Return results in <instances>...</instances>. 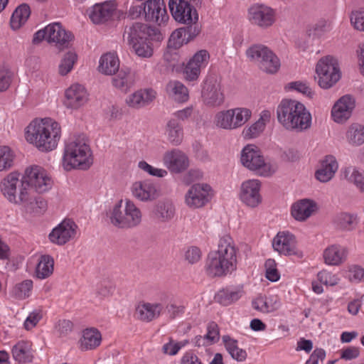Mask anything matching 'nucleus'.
<instances>
[{
  "mask_svg": "<svg viewBox=\"0 0 364 364\" xmlns=\"http://www.w3.org/2000/svg\"><path fill=\"white\" fill-rule=\"evenodd\" d=\"M237 249L230 235L222 237L217 250L210 251L206 259L205 271L210 278L223 277L237 269Z\"/></svg>",
  "mask_w": 364,
  "mask_h": 364,
  "instance_id": "obj_1",
  "label": "nucleus"
},
{
  "mask_svg": "<svg viewBox=\"0 0 364 364\" xmlns=\"http://www.w3.org/2000/svg\"><path fill=\"white\" fill-rule=\"evenodd\" d=\"M61 136L60 124L50 118L32 122L27 127L26 140L43 152L55 149Z\"/></svg>",
  "mask_w": 364,
  "mask_h": 364,
  "instance_id": "obj_2",
  "label": "nucleus"
},
{
  "mask_svg": "<svg viewBox=\"0 0 364 364\" xmlns=\"http://www.w3.org/2000/svg\"><path fill=\"white\" fill-rule=\"evenodd\" d=\"M92 163L91 151L84 136H77L66 144L63 164L67 170L79 168L87 170Z\"/></svg>",
  "mask_w": 364,
  "mask_h": 364,
  "instance_id": "obj_3",
  "label": "nucleus"
},
{
  "mask_svg": "<svg viewBox=\"0 0 364 364\" xmlns=\"http://www.w3.org/2000/svg\"><path fill=\"white\" fill-rule=\"evenodd\" d=\"M109 223L115 228L129 229L138 226L142 214L133 201L126 198L120 200L107 213Z\"/></svg>",
  "mask_w": 364,
  "mask_h": 364,
  "instance_id": "obj_4",
  "label": "nucleus"
},
{
  "mask_svg": "<svg viewBox=\"0 0 364 364\" xmlns=\"http://www.w3.org/2000/svg\"><path fill=\"white\" fill-rule=\"evenodd\" d=\"M168 6L171 15L178 23L184 24L189 33L199 35L201 25L198 22L197 8L199 6L187 3L183 0H169Z\"/></svg>",
  "mask_w": 364,
  "mask_h": 364,
  "instance_id": "obj_5",
  "label": "nucleus"
},
{
  "mask_svg": "<svg viewBox=\"0 0 364 364\" xmlns=\"http://www.w3.org/2000/svg\"><path fill=\"white\" fill-rule=\"evenodd\" d=\"M20 173L11 172L4 177L0 183L1 192L11 203L21 205L29 199V191L26 188L23 178L19 179Z\"/></svg>",
  "mask_w": 364,
  "mask_h": 364,
  "instance_id": "obj_6",
  "label": "nucleus"
},
{
  "mask_svg": "<svg viewBox=\"0 0 364 364\" xmlns=\"http://www.w3.org/2000/svg\"><path fill=\"white\" fill-rule=\"evenodd\" d=\"M250 61L257 63L259 68L267 73H276L280 68L278 57L266 46L255 44L246 50Z\"/></svg>",
  "mask_w": 364,
  "mask_h": 364,
  "instance_id": "obj_7",
  "label": "nucleus"
},
{
  "mask_svg": "<svg viewBox=\"0 0 364 364\" xmlns=\"http://www.w3.org/2000/svg\"><path fill=\"white\" fill-rule=\"evenodd\" d=\"M240 160L245 167L256 171L259 176H269L274 172L272 165L265 162L260 150L255 145L249 144L243 148Z\"/></svg>",
  "mask_w": 364,
  "mask_h": 364,
  "instance_id": "obj_8",
  "label": "nucleus"
},
{
  "mask_svg": "<svg viewBox=\"0 0 364 364\" xmlns=\"http://www.w3.org/2000/svg\"><path fill=\"white\" fill-rule=\"evenodd\" d=\"M159 40L161 33L155 28L148 26L142 23H133L129 26H126L123 33V39L127 41L130 46L141 41L149 40V38Z\"/></svg>",
  "mask_w": 364,
  "mask_h": 364,
  "instance_id": "obj_9",
  "label": "nucleus"
},
{
  "mask_svg": "<svg viewBox=\"0 0 364 364\" xmlns=\"http://www.w3.org/2000/svg\"><path fill=\"white\" fill-rule=\"evenodd\" d=\"M202 98L203 102L209 107H218L224 102L225 96L220 78L209 76L206 79L202 90Z\"/></svg>",
  "mask_w": 364,
  "mask_h": 364,
  "instance_id": "obj_10",
  "label": "nucleus"
},
{
  "mask_svg": "<svg viewBox=\"0 0 364 364\" xmlns=\"http://www.w3.org/2000/svg\"><path fill=\"white\" fill-rule=\"evenodd\" d=\"M210 191V186L206 183L193 184L185 196L186 205L193 209L204 206L211 198Z\"/></svg>",
  "mask_w": 364,
  "mask_h": 364,
  "instance_id": "obj_11",
  "label": "nucleus"
},
{
  "mask_svg": "<svg viewBox=\"0 0 364 364\" xmlns=\"http://www.w3.org/2000/svg\"><path fill=\"white\" fill-rule=\"evenodd\" d=\"M162 161L164 165L173 173H181L189 166L188 156L178 149L166 151L163 155Z\"/></svg>",
  "mask_w": 364,
  "mask_h": 364,
  "instance_id": "obj_12",
  "label": "nucleus"
},
{
  "mask_svg": "<svg viewBox=\"0 0 364 364\" xmlns=\"http://www.w3.org/2000/svg\"><path fill=\"white\" fill-rule=\"evenodd\" d=\"M250 22L262 28L271 26L275 21L274 11L265 5L257 4L249 9Z\"/></svg>",
  "mask_w": 364,
  "mask_h": 364,
  "instance_id": "obj_13",
  "label": "nucleus"
},
{
  "mask_svg": "<svg viewBox=\"0 0 364 364\" xmlns=\"http://www.w3.org/2000/svg\"><path fill=\"white\" fill-rule=\"evenodd\" d=\"M261 183L259 180H247L242 183L240 198L243 203L250 208H255L262 203L260 194Z\"/></svg>",
  "mask_w": 364,
  "mask_h": 364,
  "instance_id": "obj_14",
  "label": "nucleus"
},
{
  "mask_svg": "<svg viewBox=\"0 0 364 364\" xmlns=\"http://www.w3.org/2000/svg\"><path fill=\"white\" fill-rule=\"evenodd\" d=\"M77 225L70 219L64 220L53 228L48 235L50 241L58 245H63L74 238L76 235Z\"/></svg>",
  "mask_w": 364,
  "mask_h": 364,
  "instance_id": "obj_15",
  "label": "nucleus"
},
{
  "mask_svg": "<svg viewBox=\"0 0 364 364\" xmlns=\"http://www.w3.org/2000/svg\"><path fill=\"white\" fill-rule=\"evenodd\" d=\"M355 107V100L351 95H346L341 97L333 105L331 116L334 122L343 124L352 115Z\"/></svg>",
  "mask_w": 364,
  "mask_h": 364,
  "instance_id": "obj_16",
  "label": "nucleus"
},
{
  "mask_svg": "<svg viewBox=\"0 0 364 364\" xmlns=\"http://www.w3.org/2000/svg\"><path fill=\"white\" fill-rule=\"evenodd\" d=\"M131 192L135 198L142 202L153 201L159 196L157 186L149 179L134 182Z\"/></svg>",
  "mask_w": 364,
  "mask_h": 364,
  "instance_id": "obj_17",
  "label": "nucleus"
},
{
  "mask_svg": "<svg viewBox=\"0 0 364 364\" xmlns=\"http://www.w3.org/2000/svg\"><path fill=\"white\" fill-rule=\"evenodd\" d=\"M144 4L146 21L161 25L168 20L169 17L164 0H147Z\"/></svg>",
  "mask_w": 364,
  "mask_h": 364,
  "instance_id": "obj_18",
  "label": "nucleus"
},
{
  "mask_svg": "<svg viewBox=\"0 0 364 364\" xmlns=\"http://www.w3.org/2000/svg\"><path fill=\"white\" fill-rule=\"evenodd\" d=\"M87 100L86 89L80 84H74L65 90L63 104L68 109H77L85 105Z\"/></svg>",
  "mask_w": 364,
  "mask_h": 364,
  "instance_id": "obj_19",
  "label": "nucleus"
},
{
  "mask_svg": "<svg viewBox=\"0 0 364 364\" xmlns=\"http://www.w3.org/2000/svg\"><path fill=\"white\" fill-rule=\"evenodd\" d=\"M48 42L55 43L60 50L68 48L73 36L67 31L60 23H53L47 26Z\"/></svg>",
  "mask_w": 364,
  "mask_h": 364,
  "instance_id": "obj_20",
  "label": "nucleus"
},
{
  "mask_svg": "<svg viewBox=\"0 0 364 364\" xmlns=\"http://www.w3.org/2000/svg\"><path fill=\"white\" fill-rule=\"evenodd\" d=\"M274 250L284 255H297L296 242L294 235L289 232H279L272 241Z\"/></svg>",
  "mask_w": 364,
  "mask_h": 364,
  "instance_id": "obj_21",
  "label": "nucleus"
},
{
  "mask_svg": "<svg viewBox=\"0 0 364 364\" xmlns=\"http://www.w3.org/2000/svg\"><path fill=\"white\" fill-rule=\"evenodd\" d=\"M300 102L295 100H283L277 109V119L284 127L289 129L290 125H293L294 114Z\"/></svg>",
  "mask_w": 364,
  "mask_h": 364,
  "instance_id": "obj_22",
  "label": "nucleus"
},
{
  "mask_svg": "<svg viewBox=\"0 0 364 364\" xmlns=\"http://www.w3.org/2000/svg\"><path fill=\"white\" fill-rule=\"evenodd\" d=\"M209 58L208 53L205 50L198 51L188 62L184 69V76L187 80L193 81L198 79L201 68L205 66Z\"/></svg>",
  "mask_w": 364,
  "mask_h": 364,
  "instance_id": "obj_23",
  "label": "nucleus"
},
{
  "mask_svg": "<svg viewBox=\"0 0 364 364\" xmlns=\"http://www.w3.org/2000/svg\"><path fill=\"white\" fill-rule=\"evenodd\" d=\"M115 9V4L112 1L96 4L90 12V18L95 24L103 23L112 17Z\"/></svg>",
  "mask_w": 364,
  "mask_h": 364,
  "instance_id": "obj_24",
  "label": "nucleus"
},
{
  "mask_svg": "<svg viewBox=\"0 0 364 364\" xmlns=\"http://www.w3.org/2000/svg\"><path fill=\"white\" fill-rule=\"evenodd\" d=\"M156 95L152 89L139 90L126 98V104L129 107L140 109L149 105L156 98Z\"/></svg>",
  "mask_w": 364,
  "mask_h": 364,
  "instance_id": "obj_25",
  "label": "nucleus"
},
{
  "mask_svg": "<svg viewBox=\"0 0 364 364\" xmlns=\"http://www.w3.org/2000/svg\"><path fill=\"white\" fill-rule=\"evenodd\" d=\"M317 208L316 203L310 199H301L291 206V215L298 221H304L309 218Z\"/></svg>",
  "mask_w": 364,
  "mask_h": 364,
  "instance_id": "obj_26",
  "label": "nucleus"
},
{
  "mask_svg": "<svg viewBox=\"0 0 364 364\" xmlns=\"http://www.w3.org/2000/svg\"><path fill=\"white\" fill-rule=\"evenodd\" d=\"M114 75L112 78V84L122 92H128L135 84V75L129 69H121Z\"/></svg>",
  "mask_w": 364,
  "mask_h": 364,
  "instance_id": "obj_27",
  "label": "nucleus"
},
{
  "mask_svg": "<svg viewBox=\"0 0 364 364\" xmlns=\"http://www.w3.org/2000/svg\"><path fill=\"white\" fill-rule=\"evenodd\" d=\"M348 255V249L340 245H332L323 252L325 263L328 265L338 266L344 262Z\"/></svg>",
  "mask_w": 364,
  "mask_h": 364,
  "instance_id": "obj_28",
  "label": "nucleus"
},
{
  "mask_svg": "<svg viewBox=\"0 0 364 364\" xmlns=\"http://www.w3.org/2000/svg\"><path fill=\"white\" fill-rule=\"evenodd\" d=\"M294 116V122L293 125H290L289 130L301 132L311 127L312 121L311 114L301 102L299 103Z\"/></svg>",
  "mask_w": 364,
  "mask_h": 364,
  "instance_id": "obj_29",
  "label": "nucleus"
},
{
  "mask_svg": "<svg viewBox=\"0 0 364 364\" xmlns=\"http://www.w3.org/2000/svg\"><path fill=\"white\" fill-rule=\"evenodd\" d=\"M338 167L336 158L332 155L326 156L321 162V168L316 171V178L321 182H328L333 177Z\"/></svg>",
  "mask_w": 364,
  "mask_h": 364,
  "instance_id": "obj_30",
  "label": "nucleus"
},
{
  "mask_svg": "<svg viewBox=\"0 0 364 364\" xmlns=\"http://www.w3.org/2000/svg\"><path fill=\"white\" fill-rule=\"evenodd\" d=\"M333 223L338 231L350 232L357 227L358 218L356 214L342 212L334 217Z\"/></svg>",
  "mask_w": 364,
  "mask_h": 364,
  "instance_id": "obj_31",
  "label": "nucleus"
},
{
  "mask_svg": "<svg viewBox=\"0 0 364 364\" xmlns=\"http://www.w3.org/2000/svg\"><path fill=\"white\" fill-rule=\"evenodd\" d=\"M13 358L19 363H29L33 361L32 345L26 341H19L11 349Z\"/></svg>",
  "mask_w": 364,
  "mask_h": 364,
  "instance_id": "obj_32",
  "label": "nucleus"
},
{
  "mask_svg": "<svg viewBox=\"0 0 364 364\" xmlns=\"http://www.w3.org/2000/svg\"><path fill=\"white\" fill-rule=\"evenodd\" d=\"M119 60L117 54L107 53L100 59L98 70L106 75H113L119 70Z\"/></svg>",
  "mask_w": 364,
  "mask_h": 364,
  "instance_id": "obj_33",
  "label": "nucleus"
},
{
  "mask_svg": "<svg viewBox=\"0 0 364 364\" xmlns=\"http://www.w3.org/2000/svg\"><path fill=\"white\" fill-rule=\"evenodd\" d=\"M163 309L161 304L144 303L137 306L136 316L140 321L149 322L158 318Z\"/></svg>",
  "mask_w": 364,
  "mask_h": 364,
  "instance_id": "obj_34",
  "label": "nucleus"
},
{
  "mask_svg": "<svg viewBox=\"0 0 364 364\" xmlns=\"http://www.w3.org/2000/svg\"><path fill=\"white\" fill-rule=\"evenodd\" d=\"M101 341L102 335L97 328H86L80 340V348L82 350H93L100 345Z\"/></svg>",
  "mask_w": 364,
  "mask_h": 364,
  "instance_id": "obj_35",
  "label": "nucleus"
},
{
  "mask_svg": "<svg viewBox=\"0 0 364 364\" xmlns=\"http://www.w3.org/2000/svg\"><path fill=\"white\" fill-rule=\"evenodd\" d=\"M198 35L191 34L188 28L181 27L176 29L171 34L168 41L167 47L168 49H179L184 43L194 39Z\"/></svg>",
  "mask_w": 364,
  "mask_h": 364,
  "instance_id": "obj_36",
  "label": "nucleus"
},
{
  "mask_svg": "<svg viewBox=\"0 0 364 364\" xmlns=\"http://www.w3.org/2000/svg\"><path fill=\"white\" fill-rule=\"evenodd\" d=\"M175 207L170 200H160L154 206V218L160 222L166 223L172 220L175 215Z\"/></svg>",
  "mask_w": 364,
  "mask_h": 364,
  "instance_id": "obj_37",
  "label": "nucleus"
},
{
  "mask_svg": "<svg viewBox=\"0 0 364 364\" xmlns=\"http://www.w3.org/2000/svg\"><path fill=\"white\" fill-rule=\"evenodd\" d=\"M166 133L168 141L173 146L180 145L183 139V127L176 119H171L166 124Z\"/></svg>",
  "mask_w": 364,
  "mask_h": 364,
  "instance_id": "obj_38",
  "label": "nucleus"
},
{
  "mask_svg": "<svg viewBox=\"0 0 364 364\" xmlns=\"http://www.w3.org/2000/svg\"><path fill=\"white\" fill-rule=\"evenodd\" d=\"M169 97L175 101L183 102L188 100V91L187 87L178 80L170 81L166 87Z\"/></svg>",
  "mask_w": 364,
  "mask_h": 364,
  "instance_id": "obj_39",
  "label": "nucleus"
},
{
  "mask_svg": "<svg viewBox=\"0 0 364 364\" xmlns=\"http://www.w3.org/2000/svg\"><path fill=\"white\" fill-rule=\"evenodd\" d=\"M31 15V9L28 5L23 4L18 6L11 17L10 25L13 30L20 28L28 20Z\"/></svg>",
  "mask_w": 364,
  "mask_h": 364,
  "instance_id": "obj_40",
  "label": "nucleus"
},
{
  "mask_svg": "<svg viewBox=\"0 0 364 364\" xmlns=\"http://www.w3.org/2000/svg\"><path fill=\"white\" fill-rule=\"evenodd\" d=\"M54 259L48 255L41 256L36 268V276L40 279L49 277L53 272Z\"/></svg>",
  "mask_w": 364,
  "mask_h": 364,
  "instance_id": "obj_41",
  "label": "nucleus"
},
{
  "mask_svg": "<svg viewBox=\"0 0 364 364\" xmlns=\"http://www.w3.org/2000/svg\"><path fill=\"white\" fill-rule=\"evenodd\" d=\"M223 341L232 359L238 362H243L246 360L247 352L238 347L237 340L232 338L230 336H223Z\"/></svg>",
  "mask_w": 364,
  "mask_h": 364,
  "instance_id": "obj_42",
  "label": "nucleus"
},
{
  "mask_svg": "<svg viewBox=\"0 0 364 364\" xmlns=\"http://www.w3.org/2000/svg\"><path fill=\"white\" fill-rule=\"evenodd\" d=\"M316 72L318 77V85L323 89L331 87L341 78V73L338 71L328 73L319 68H316Z\"/></svg>",
  "mask_w": 364,
  "mask_h": 364,
  "instance_id": "obj_43",
  "label": "nucleus"
},
{
  "mask_svg": "<svg viewBox=\"0 0 364 364\" xmlns=\"http://www.w3.org/2000/svg\"><path fill=\"white\" fill-rule=\"evenodd\" d=\"M346 137L350 144L360 146L364 143V126L358 123H353L349 126Z\"/></svg>",
  "mask_w": 364,
  "mask_h": 364,
  "instance_id": "obj_44",
  "label": "nucleus"
},
{
  "mask_svg": "<svg viewBox=\"0 0 364 364\" xmlns=\"http://www.w3.org/2000/svg\"><path fill=\"white\" fill-rule=\"evenodd\" d=\"M344 178L356 188L364 193V171H360L355 167H348L343 171Z\"/></svg>",
  "mask_w": 364,
  "mask_h": 364,
  "instance_id": "obj_45",
  "label": "nucleus"
},
{
  "mask_svg": "<svg viewBox=\"0 0 364 364\" xmlns=\"http://www.w3.org/2000/svg\"><path fill=\"white\" fill-rule=\"evenodd\" d=\"M215 124L225 129H235L237 128L232 109L219 112L215 116Z\"/></svg>",
  "mask_w": 364,
  "mask_h": 364,
  "instance_id": "obj_46",
  "label": "nucleus"
},
{
  "mask_svg": "<svg viewBox=\"0 0 364 364\" xmlns=\"http://www.w3.org/2000/svg\"><path fill=\"white\" fill-rule=\"evenodd\" d=\"M243 294L242 288L237 289H222L215 296V299L220 304L228 306L237 301Z\"/></svg>",
  "mask_w": 364,
  "mask_h": 364,
  "instance_id": "obj_47",
  "label": "nucleus"
},
{
  "mask_svg": "<svg viewBox=\"0 0 364 364\" xmlns=\"http://www.w3.org/2000/svg\"><path fill=\"white\" fill-rule=\"evenodd\" d=\"M45 171L46 170L43 168L38 166H33L26 169L22 178L26 185V188L28 191H30V187L33 186L40 177H42Z\"/></svg>",
  "mask_w": 364,
  "mask_h": 364,
  "instance_id": "obj_48",
  "label": "nucleus"
},
{
  "mask_svg": "<svg viewBox=\"0 0 364 364\" xmlns=\"http://www.w3.org/2000/svg\"><path fill=\"white\" fill-rule=\"evenodd\" d=\"M33 289V281L26 279L16 284L12 290V295L18 299H25L30 296Z\"/></svg>",
  "mask_w": 364,
  "mask_h": 364,
  "instance_id": "obj_49",
  "label": "nucleus"
},
{
  "mask_svg": "<svg viewBox=\"0 0 364 364\" xmlns=\"http://www.w3.org/2000/svg\"><path fill=\"white\" fill-rule=\"evenodd\" d=\"M14 155L9 146L0 147V171H7L14 165Z\"/></svg>",
  "mask_w": 364,
  "mask_h": 364,
  "instance_id": "obj_50",
  "label": "nucleus"
},
{
  "mask_svg": "<svg viewBox=\"0 0 364 364\" xmlns=\"http://www.w3.org/2000/svg\"><path fill=\"white\" fill-rule=\"evenodd\" d=\"M77 54L73 51H68L63 57L59 65V73L61 75H67L73 68L77 60Z\"/></svg>",
  "mask_w": 364,
  "mask_h": 364,
  "instance_id": "obj_51",
  "label": "nucleus"
},
{
  "mask_svg": "<svg viewBox=\"0 0 364 364\" xmlns=\"http://www.w3.org/2000/svg\"><path fill=\"white\" fill-rule=\"evenodd\" d=\"M349 18L354 29L364 32V7L352 11Z\"/></svg>",
  "mask_w": 364,
  "mask_h": 364,
  "instance_id": "obj_52",
  "label": "nucleus"
},
{
  "mask_svg": "<svg viewBox=\"0 0 364 364\" xmlns=\"http://www.w3.org/2000/svg\"><path fill=\"white\" fill-rule=\"evenodd\" d=\"M130 46L139 57L150 58L153 55V49L149 40L139 41Z\"/></svg>",
  "mask_w": 364,
  "mask_h": 364,
  "instance_id": "obj_53",
  "label": "nucleus"
},
{
  "mask_svg": "<svg viewBox=\"0 0 364 364\" xmlns=\"http://www.w3.org/2000/svg\"><path fill=\"white\" fill-rule=\"evenodd\" d=\"M322 68L324 70L331 72H340L337 60L333 56L327 55L321 58L316 64V68Z\"/></svg>",
  "mask_w": 364,
  "mask_h": 364,
  "instance_id": "obj_54",
  "label": "nucleus"
},
{
  "mask_svg": "<svg viewBox=\"0 0 364 364\" xmlns=\"http://www.w3.org/2000/svg\"><path fill=\"white\" fill-rule=\"evenodd\" d=\"M187 343V341L177 342L175 341L171 337H170L168 338V342L162 346V353L165 355H175L178 353L181 348L186 346Z\"/></svg>",
  "mask_w": 364,
  "mask_h": 364,
  "instance_id": "obj_55",
  "label": "nucleus"
},
{
  "mask_svg": "<svg viewBox=\"0 0 364 364\" xmlns=\"http://www.w3.org/2000/svg\"><path fill=\"white\" fill-rule=\"evenodd\" d=\"M22 204L36 213H41L47 208V203L43 198L37 197L33 200L30 192L28 201Z\"/></svg>",
  "mask_w": 364,
  "mask_h": 364,
  "instance_id": "obj_56",
  "label": "nucleus"
},
{
  "mask_svg": "<svg viewBox=\"0 0 364 364\" xmlns=\"http://www.w3.org/2000/svg\"><path fill=\"white\" fill-rule=\"evenodd\" d=\"M264 125L262 119H259L248 128H245L242 131V135L245 139L255 138L263 131Z\"/></svg>",
  "mask_w": 364,
  "mask_h": 364,
  "instance_id": "obj_57",
  "label": "nucleus"
},
{
  "mask_svg": "<svg viewBox=\"0 0 364 364\" xmlns=\"http://www.w3.org/2000/svg\"><path fill=\"white\" fill-rule=\"evenodd\" d=\"M252 307L262 313H269L276 309L274 306L267 301V298L262 296L257 297L252 303Z\"/></svg>",
  "mask_w": 364,
  "mask_h": 364,
  "instance_id": "obj_58",
  "label": "nucleus"
},
{
  "mask_svg": "<svg viewBox=\"0 0 364 364\" xmlns=\"http://www.w3.org/2000/svg\"><path fill=\"white\" fill-rule=\"evenodd\" d=\"M237 128L242 126L251 117V111L247 108L237 107L232 109Z\"/></svg>",
  "mask_w": 364,
  "mask_h": 364,
  "instance_id": "obj_59",
  "label": "nucleus"
},
{
  "mask_svg": "<svg viewBox=\"0 0 364 364\" xmlns=\"http://www.w3.org/2000/svg\"><path fill=\"white\" fill-rule=\"evenodd\" d=\"M202 257L200 249L196 246H191L187 249L184 254L185 260L190 264L198 262Z\"/></svg>",
  "mask_w": 364,
  "mask_h": 364,
  "instance_id": "obj_60",
  "label": "nucleus"
},
{
  "mask_svg": "<svg viewBox=\"0 0 364 364\" xmlns=\"http://www.w3.org/2000/svg\"><path fill=\"white\" fill-rule=\"evenodd\" d=\"M139 168L141 170L147 172L149 175L153 176H156L159 178H163L167 176L168 172L165 169L154 168L152 166L149 165L145 161H141L139 162L138 164Z\"/></svg>",
  "mask_w": 364,
  "mask_h": 364,
  "instance_id": "obj_61",
  "label": "nucleus"
},
{
  "mask_svg": "<svg viewBox=\"0 0 364 364\" xmlns=\"http://www.w3.org/2000/svg\"><path fill=\"white\" fill-rule=\"evenodd\" d=\"M52 180L47 174L46 171L42 177H40L39 180L33 185V188L36 192L44 193L48 191L52 187Z\"/></svg>",
  "mask_w": 364,
  "mask_h": 364,
  "instance_id": "obj_62",
  "label": "nucleus"
},
{
  "mask_svg": "<svg viewBox=\"0 0 364 364\" xmlns=\"http://www.w3.org/2000/svg\"><path fill=\"white\" fill-rule=\"evenodd\" d=\"M266 278L271 282H277L279 279V274L276 268L275 261L269 259L265 262Z\"/></svg>",
  "mask_w": 364,
  "mask_h": 364,
  "instance_id": "obj_63",
  "label": "nucleus"
},
{
  "mask_svg": "<svg viewBox=\"0 0 364 364\" xmlns=\"http://www.w3.org/2000/svg\"><path fill=\"white\" fill-rule=\"evenodd\" d=\"M318 279L321 283L330 286L336 285L339 281L338 277L336 274L326 271L318 272Z\"/></svg>",
  "mask_w": 364,
  "mask_h": 364,
  "instance_id": "obj_64",
  "label": "nucleus"
}]
</instances>
